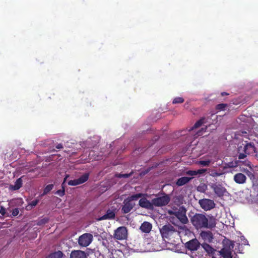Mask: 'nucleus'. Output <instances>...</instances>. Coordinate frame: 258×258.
Returning a JSON list of instances; mask_svg holds the SVG:
<instances>
[{"mask_svg": "<svg viewBox=\"0 0 258 258\" xmlns=\"http://www.w3.org/2000/svg\"><path fill=\"white\" fill-rule=\"evenodd\" d=\"M207 125H206V127L205 128H202V129L200 131H199L198 132H197V135L198 136H201L203 134V133L205 132V130L206 128H207Z\"/></svg>", "mask_w": 258, "mask_h": 258, "instance_id": "nucleus-39", "label": "nucleus"}, {"mask_svg": "<svg viewBox=\"0 0 258 258\" xmlns=\"http://www.w3.org/2000/svg\"><path fill=\"white\" fill-rule=\"evenodd\" d=\"M63 256V253L61 251H57L49 254L47 258H61Z\"/></svg>", "mask_w": 258, "mask_h": 258, "instance_id": "nucleus-22", "label": "nucleus"}, {"mask_svg": "<svg viewBox=\"0 0 258 258\" xmlns=\"http://www.w3.org/2000/svg\"><path fill=\"white\" fill-rule=\"evenodd\" d=\"M170 201L169 197L167 195L154 198L152 200L153 207H162L167 205Z\"/></svg>", "mask_w": 258, "mask_h": 258, "instance_id": "nucleus-5", "label": "nucleus"}, {"mask_svg": "<svg viewBox=\"0 0 258 258\" xmlns=\"http://www.w3.org/2000/svg\"><path fill=\"white\" fill-rule=\"evenodd\" d=\"M0 213L2 215H4L5 214V213H6V209L3 207H0Z\"/></svg>", "mask_w": 258, "mask_h": 258, "instance_id": "nucleus-41", "label": "nucleus"}, {"mask_svg": "<svg viewBox=\"0 0 258 258\" xmlns=\"http://www.w3.org/2000/svg\"><path fill=\"white\" fill-rule=\"evenodd\" d=\"M19 209L15 208V209H14L13 210L12 214L13 216H16L19 214Z\"/></svg>", "mask_w": 258, "mask_h": 258, "instance_id": "nucleus-38", "label": "nucleus"}, {"mask_svg": "<svg viewBox=\"0 0 258 258\" xmlns=\"http://www.w3.org/2000/svg\"><path fill=\"white\" fill-rule=\"evenodd\" d=\"M186 174L190 176L197 175L196 170H189L186 172Z\"/></svg>", "mask_w": 258, "mask_h": 258, "instance_id": "nucleus-36", "label": "nucleus"}, {"mask_svg": "<svg viewBox=\"0 0 258 258\" xmlns=\"http://www.w3.org/2000/svg\"><path fill=\"white\" fill-rule=\"evenodd\" d=\"M204 249L209 253L210 256H212V258H215L214 257L215 253L217 251L210 245L207 243H204L202 245Z\"/></svg>", "mask_w": 258, "mask_h": 258, "instance_id": "nucleus-17", "label": "nucleus"}, {"mask_svg": "<svg viewBox=\"0 0 258 258\" xmlns=\"http://www.w3.org/2000/svg\"><path fill=\"white\" fill-rule=\"evenodd\" d=\"M241 148H242V147H240L239 148V151H240V149H241Z\"/></svg>", "mask_w": 258, "mask_h": 258, "instance_id": "nucleus-47", "label": "nucleus"}, {"mask_svg": "<svg viewBox=\"0 0 258 258\" xmlns=\"http://www.w3.org/2000/svg\"><path fill=\"white\" fill-rule=\"evenodd\" d=\"M214 114H212V117H213V116H214Z\"/></svg>", "mask_w": 258, "mask_h": 258, "instance_id": "nucleus-48", "label": "nucleus"}, {"mask_svg": "<svg viewBox=\"0 0 258 258\" xmlns=\"http://www.w3.org/2000/svg\"><path fill=\"white\" fill-rule=\"evenodd\" d=\"M89 177V174L88 173H85L82 175L80 178L78 179V180L79 181V183L82 184L84 182H86L88 179Z\"/></svg>", "mask_w": 258, "mask_h": 258, "instance_id": "nucleus-26", "label": "nucleus"}, {"mask_svg": "<svg viewBox=\"0 0 258 258\" xmlns=\"http://www.w3.org/2000/svg\"><path fill=\"white\" fill-rule=\"evenodd\" d=\"M240 171L245 173L248 177H249L250 178L254 177L253 174L252 173V172L249 171L248 169H245L244 168H242L240 169Z\"/></svg>", "mask_w": 258, "mask_h": 258, "instance_id": "nucleus-31", "label": "nucleus"}, {"mask_svg": "<svg viewBox=\"0 0 258 258\" xmlns=\"http://www.w3.org/2000/svg\"><path fill=\"white\" fill-rule=\"evenodd\" d=\"M115 217L114 211L111 210L107 211L105 214L96 219L97 221H101L107 219H113Z\"/></svg>", "mask_w": 258, "mask_h": 258, "instance_id": "nucleus-14", "label": "nucleus"}, {"mask_svg": "<svg viewBox=\"0 0 258 258\" xmlns=\"http://www.w3.org/2000/svg\"><path fill=\"white\" fill-rule=\"evenodd\" d=\"M135 205V202L130 201L126 199L123 201V205L121 210L124 213H127L133 209Z\"/></svg>", "mask_w": 258, "mask_h": 258, "instance_id": "nucleus-11", "label": "nucleus"}, {"mask_svg": "<svg viewBox=\"0 0 258 258\" xmlns=\"http://www.w3.org/2000/svg\"><path fill=\"white\" fill-rule=\"evenodd\" d=\"M184 101V99L183 97H177L174 98L172 100V104H181L183 103Z\"/></svg>", "mask_w": 258, "mask_h": 258, "instance_id": "nucleus-28", "label": "nucleus"}, {"mask_svg": "<svg viewBox=\"0 0 258 258\" xmlns=\"http://www.w3.org/2000/svg\"><path fill=\"white\" fill-rule=\"evenodd\" d=\"M229 95V93H226V92H221V95L222 96H225V95Z\"/></svg>", "mask_w": 258, "mask_h": 258, "instance_id": "nucleus-44", "label": "nucleus"}, {"mask_svg": "<svg viewBox=\"0 0 258 258\" xmlns=\"http://www.w3.org/2000/svg\"><path fill=\"white\" fill-rule=\"evenodd\" d=\"M139 205L142 208L148 209H152L153 208L152 201L150 202L146 198H142L140 200Z\"/></svg>", "mask_w": 258, "mask_h": 258, "instance_id": "nucleus-13", "label": "nucleus"}, {"mask_svg": "<svg viewBox=\"0 0 258 258\" xmlns=\"http://www.w3.org/2000/svg\"><path fill=\"white\" fill-rule=\"evenodd\" d=\"M211 188L213 190L215 195L219 197L226 196L228 191L226 188L219 183H211L210 184Z\"/></svg>", "mask_w": 258, "mask_h": 258, "instance_id": "nucleus-4", "label": "nucleus"}, {"mask_svg": "<svg viewBox=\"0 0 258 258\" xmlns=\"http://www.w3.org/2000/svg\"><path fill=\"white\" fill-rule=\"evenodd\" d=\"M207 189V185L204 183L201 184L197 187L199 191L204 192Z\"/></svg>", "mask_w": 258, "mask_h": 258, "instance_id": "nucleus-30", "label": "nucleus"}, {"mask_svg": "<svg viewBox=\"0 0 258 258\" xmlns=\"http://www.w3.org/2000/svg\"><path fill=\"white\" fill-rule=\"evenodd\" d=\"M200 246V243L197 239H192L185 243L186 247L191 251L197 250Z\"/></svg>", "mask_w": 258, "mask_h": 258, "instance_id": "nucleus-10", "label": "nucleus"}, {"mask_svg": "<svg viewBox=\"0 0 258 258\" xmlns=\"http://www.w3.org/2000/svg\"><path fill=\"white\" fill-rule=\"evenodd\" d=\"M191 179V177H182L177 180L176 183L178 186H182L188 182Z\"/></svg>", "mask_w": 258, "mask_h": 258, "instance_id": "nucleus-21", "label": "nucleus"}, {"mask_svg": "<svg viewBox=\"0 0 258 258\" xmlns=\"http://www.w3.org/2000/svg\"><path fill=\"white\" fill-rule=\"evenodd\" d=\"M129 176V174H119L118 175V177H124V178H126V177H128Z\"/></svg>", "mask_w": 258, "mask_h": 258, "instance_id": "nucleus-42", "label": "nucleus"}, {"mask_svg": "<svg viewBox=\"0 0 258 258\" xmlns=\"http://www.w3.org/2000/svg\"><path fill=\"white\" fill-rule=\"evenodd\" d=\"M186 213V210L183 206L173 208L168 211V213L170 215L175 216L183 224H186L188 222Z\"/></svg>", "mask_w": 258, "mask_h": 258, "instance_id": "nucleus-2", "label": "nucleus"}, {"mask_svg": "<svg viewBox=\"0 0 258 258\" xmlns=\"http://www.w3.org/2000/svg\"><path fill=\"white\" fill-rule=\"evenodd\" d=\"M201 208L205 211L210 210L215 206L214 202L210 199H204L199 202Z\"/></svg>", "mask_w": 258, "mask_h": 258, "instance_id": "nucleus-8", "label": "nucleus"}, {"mask_svg": "<svg viewBox=\"0 0 258 258\" xmlns=\"http://www.w3.org/2000/svg\"><path fill=\"white\" fill-rule=\"evenodd\" d=\"M212 160L210 159H205L203 160H200L197 162L198 164L201 165L203 166H208L210 165Z\"/></svg>", "mask_w": 258, "mask_h": 258, "instance_id": "nucleus-27", "label": "nucleus"}, {"mask_svg": "<svg viewBox=\"0 0 258 258\" xmlns=\"http://www.w3.org/2000/svg\"><path fill=\"white\" fill-rule=\"evenodd\" d=\"M143 194H137L133 196H131L130 197H128L127 198H126L128 200L134 202V201L138 200L139 198L142 197L143 196Z\"/></svg>", "mask_w": 258, "mask_h": 258, "instance_id": "nucleus-25", "label": "nucleus"}, {"mask_svg": "<svg viewBox=\"0 0 258 258\" xmlns=\"http://www.w3.org/2000/svg\"><path fill=\"white\" fill-rule=\"evenodd\" d=\"M93 236L90 233H85L80 236L78 239V243L81 246L86 247L92 241Z\"/></svg>", "mask_w": 258, "mask_h": 258, "instance_id": "nucleus-6", "label": "nucleus"}, {"mask_svg": "<svg viewBox=\"0 0 258 258\" xmlns=\"http://www.w3.org/2000/svg\"><path fill=\"white\" fill-rule=\"evenodd\" d=\"M202 238L206 242H211L213 239V234L210 231H202L200 233Z\"/></svg>", "mask_w": 258, "mask_h": 258, "instance_id": "nucleus-15", "label": "nucleus"}, {"mask_svg": "<svg viewBox=\"0 0 258 258\" xmlns=\"http://www.w3.org/2000/svg\"><path fill=\"white\" fill-rule=\"evenodd\" d=\"M114 237L118 240L125 239L127 236V230L125 227L121 226L117 228L113 234Z\"/></svg>", "mask_w": 258, "mask_h": 258, "instance_id": "nucleus-7", "label": "nucleus"}, {"mask_svg": "<svg viewBox=\"0 0 258 258\" xmlns=\"http://www.w3.org/2000/svg\"><path fill=\"white\" fill-rule=\"evenodd\" d=\"M190 221L196 229H211L214 227L216 224V219L213 216L199 213L195 214L190 218Z\"/></svg>", "mask_w": 258, "mask_h": 258, "instance_id": "nucleus-1", "label": "nucleus"}, {"mask_svg": "<svg viewBox=\"0 0 258 258\" xmlns=\"http://www.w3.org/2000/svg\"><path fill=\"white\" fill-rule=\"evenodd\" d=\"M207 122L210 123L211 122L208 121V119H207L205 118H202L195 124L194 128H197L202 125L203 124L206 123Z\"/></svg>", "mask_w": 258, "mask_h": 258, "instance_id": "nucleus-24", "label": "nucleus"}, {"mask_svg": "<svg viewBox=\"0 0 258 258\" xmlns=\"http://www.w3.org/2000/svg\"><path fill=\"white\" fill-rule=\"evenodd\" d=\"M62 147H62V145L61 144H58V145H57L56 146V148L57 149H61V148H62Z\"/></svg>", "mask_w": 258, "mask_h": 258, "instance_id": "nucleus-45", "label": "nucleus"}, {"mask_svg": "<svg viewBox=\"0 0 258 258\" xmlns=\"http://www.w3.org/2000/svg\"><path fill=\"white\" fill-rule=\"evenodd\" d=\"M68 184L70 185L75 186V185H78V184H80L79 183V181L78 180V179H74V180H70L68 182Z\"/></svg>", "mask_w": 258, "mask_h": 258, "instance_id": "nucleus-35", "label": "nucleus"}, {"mask_svg": "<svg viewBox=\"0 0 258 258\" xmlns=\"http://www.w3.org/2000/svg\"><path fill=\"white\" fill-rule=\"evenodd\" d=\"M39 200H35L32 201L27 207L26 209L28 210H31L33 207L36 206L39 202Z\"/></svg>", "mask_w": 258, "mask_h": 258, "instance_id": "nucleus-29", "label": "nucleus"}, {"mask_svg": "<svg viewBox=\"0 0 258 258\" xmlns=\"http://www.w3.org/2000/svg\"><path fill=\"white\" fill-rule=\"evenodd\" d=\"M230 106L229 104L220 103L216 105L215 109L219 112L224 111L227 109L229 110Z\"/></svg>", "mask_w": 258, "mask_h": 258, "instance_id": "nucleus-19", "label": "nucleus"}, {"mask_svg": "<svg viewBox=\"0 0 258 258\" xmlns=\"http://www.w3.org/2000/svg\"><path fill=\"white\" fill-rule=\"evenodd\" d=\"M71 258H87L86 253L82 250H73L71 253Z\"/></svg>", "mask_w": 258, "mask_h": 258, "instance_id": "nucleus-16", "label": "nucleus"}, {"mask_svg": "<svg viewBox=\"0 0 258 258\" xmlns=\"http://www.w3.org/2000/svg\"><path fill=\"white\" fill-rule=\"evenodd\" d=\"M233 247V243L231 241H228L224 243L223 248L218 252L224 258H232V251Z\"/></svg>", "mask_w": 258, "mask_h": 258, "instance_id": "nucleus-3", "label": "nucleus"}, {"mask_svg": "<svg viewBox=\"0 0 258 258\" xmlns=\"http://www.w3.org/2000/svg\"><path fill=\"white\" fill-rule=\"evenodd\" d=\"M207 170L206 169H199L197 171V175H200L204 174Z\"/></svg>", "mask_w": 258, "mask_h": 258, "instance_id": "nucleus-37", "label": "nucleus"}, {"mask_svg": "<svg viewBox=\"0 0 258 258\" xmlns=\"http://www.w3.org/2000/svg\"><path fill=\"white\" fill-rule=\"evenodd\" d=\"M53 187V185L51 184H48L47 185L45 188H44V191H43V193L42 194V195H46L47 193H48L52 189Z\"/></svg>", "mask_w": 258, "mask_h": 258, "instance_id": "nucleus-32", "label": "nucleus"}, {"mask_svg": "<svg viewBox=\"0 0 258 258\" xmlns=\"http://www.w3.org/2000/svg\"><path fill=\"white\" fill-rule=\"evenodd\" d=\"M22 185V178H18L14 185H11V188L13 190H17L19 189Z\"/></svg>", "mask_w": 258, "mask_h": 258, "instance_id": "nucleus-23", "label": "nucleus"}, {"mask_svg": "<svg viewBox=\"0 0 258 258\" xmlns=\"http://www.w3.org/2000/svg\"><path fill=\"white\" fill-rule=\"evenodd\" d=\"M245 165L248 166L249 168H251V163L250 162H248Z\"/></svg>", "mask_w": 258, "mask_h": 258, "instance_id": "nucleus-46", "label": "nucleus"}, {"mask_svg": "<svg viewBox=\"0 0 258 258\" xmlns=\"http://www.w3.org/2000/svg\"><path fill=\"white\" fill-rule=\"evenodd\" d=\"M175 232V228L170 224L163 226L160 229V232L163 237L167 238Z\"/></svg>", "mask_w": 258, "mask_h": 258, "instance_id": "nucleus-9", "label": "nucleus"}, {"mask_svg": "<svg viewBox=\"0 0 258 258\" xmlns=\"http://www.w3.org/2000/svg\"><path fill=\"white\" fill-rule=\"evenodd\" d=\"M246 156V154L245 153H239L238 156V158L239 159H243L245 158Z\"/></svg>", "mask_w": 258, "mask_h": 258, "instance_id": "nucleus-40", "label": "nucleus"}, {"mask_svg": "<svg viewBox=\"0 0 258 258\" xmlns=\"http://www.w3.org/2000/svg\"><path fill=\"white\" fill-rule=\"evenodd\" d=\"M243 150L246 154H250L254 151L255 148L252 144L247 143L244 145Z\"/></svg>", "mask_w": 258, "mask_h": 258, "instance_id": "nucleus-20", "label": "nucleus"}, {"mask_svg": "<svg viewBox=\"0 0 258 258\" xmlns=\"http://www.w3.org/2000/svg\"><path fill=\"white\" fill-rule=\"evenodd\" d=\"M64 193H65L64 187L62 186V189L58 190L56 192L55 194L60 197H62L64 195Z\"/></svg>", "mask_w": 258, "mask_h": 258, "instance_id": "nucleus-34", "label": "nucleus"}, {"mask_svg": "<svg viewBox=\"0 0 258 258\" xmlns=\"http://www.w3.org/2000/svg\"><path fill=\"white\" fill-rule=\"evenodd\" d=\"M151 224L148 222H144L140 226L141 230L144 233H149L152 229Z\"/></svg>", "mask_w": 258, "mask_h": 258, "instance_id": "nucleus-18", "label": "nucleus"}, {"mask_svg": "<svg viewBox=\"0 0 258 258\" xmlns=\"http://www.w3.org/2000/svg\"><path fill=\"white\" fill-rule=\"evenodd\" d=\"M246 176L242 173H238L235 174L233 177L234 181L238 184H244L246 181Z\"/></svg>", "mask_w": 258, "mask_h": 258, "instance_id": "nucleus-12", "label": "nucleus"}, {"mask_svg": "<svg viewBox=\"0 0 258 258\" xmlns=\"http://www.w3.org/2000/svg\"><path fill=\"white\" fill-rule=\"evenodd\" d=\"M68 177H69V175H67V176H66V177L64 178L63 181V182H62V184H61V186H64V183H65V182L66 181L67 179V178H68Z\"/></svg>", "mask_w": 258, "mask_h": 258, "instance_id": "nucleus-43", "label": "nucleus"}, {"mask_svg": "<svg viewBox=\"0 0 258 258\" xmlns=\"http://www.w3.org/2000/svg\"><path fill=\"white\" fill-rule=\"evenodd\" d=\"M222 174V172H217L216 170H211L210 175L212 177H218L221 176Z\"/></svg>", "mask_w": 258, "mask_h": 258, "instance_id": "nucleus-33", "label": "nucleus"}]
</instances>
